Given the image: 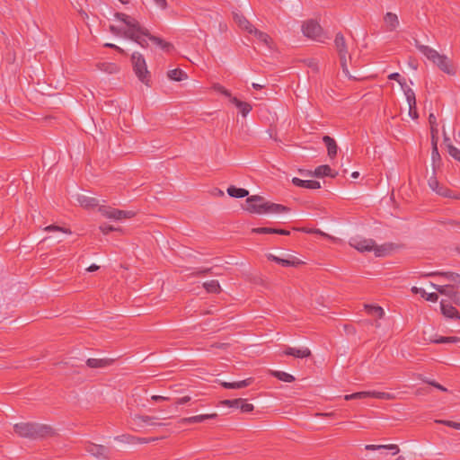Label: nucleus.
Returning a JSON list of instances; mask_svg holds the SVG:
<instances>
[{"label": "nucleus", "instance_id": "nucleus-49", "mask_svg": "<svg viewBox=\"0 0 460 460\" xmlns=\"http://www.w3.org/2000/svg\"><path fill=\"white\" fill-rule=\"evenodd\" d=\"M216 92L223 94L224 96L226 97H228L230 96V91H228L227 89H226L223 85L219 84H215L212 87Z\"/></svg>", "mask_w": 460, "mask_h": 460}, {"label": "nucleus", "instance_id": "nucleus-7", "mask_svg": "<svg viewBox=\"0 0 460 460\" xmlns=\"http://www.w3.org/2000/svg\"><path fill=\"white\" fill-rule=\"evenodd\" d=\"M302 31L304 35L314 40L323 42V35L321 25L314 20H308L302 25Z\"/></svg>", "mask_w": 460, "mask_h": 460}, {"label": "nucleus", "instance_id": "nucleus-60", "mask_svg": "<svg viewBox=\"0 0 460 460\" xmlns=\"http://www.w3.org/2000/svg\"><path fill=\"white\" fill-rule=\"evenodd\" d=\"M155 4L163 10L167 8V1L166 0H154Z\"/></svg>", "mask_w": 460, "mask_h": 460}, {"label": "nucleus", "instance_id": "nucleus-12", "mask_svg": "<svg viewBox=\"0 0 460 460\" xmlns=\"http://www.w3.org/2000/svg\"><path fill=\"white\" fill-rule=\"evenodd\" d=\"M84 449L87 453L97 459H107L108 448L102 445H97L92 442H86Z\"/></svg>", "mask_w": 460, "mask_h": 460}, {"label": "nucleus", "instance_id": "nucleus-41", "mask_svg": "<svg viewBox=\"0 0 460 460\" xmlns=\"http://www.w3.org/2000/svg\"><path fill=\"white\" fill-rule=\"evenodd\" d=\"M388 78L390 80H394L398 82V84L401 85L402 89H404L406 86V82L403 78H402L401 75L399 73H392L388 75Z\"/></svg>", "mask_w": 460, "mask_h": 460}, {"label": "nucleus", "instance_id": "nucleus-30", "mask_svg": "<svg viewBox=\"0 0 460 460\" xmlns=\"http://www.w3.org/2000/svg\"><path fill=\"white\" fill-rule=\"evenodd\" d=\"M402 90L404 92L409 108H411V111L414 110L415 105L417 104L414 91L411 88L408 87L407 85Z\"/></svg>", "mask_w": 460, "mask_h": 460}, {"label": "nucleus", "instance_id": "nucleus-48", "mask_svg": "<svg viewBox=\"0 0 460 460\" xmlns=\"http://www.w3.org/2000/svg\"><path fill=\"white\" fill-rule=\"evenodd\" d=\"M243 399L225 400L222 403L229 407L240 408L241 403H243Z\"/></svg>", "mask_w": 460, "mask_h": 460}, {"label": "nucleus", "instance_id": "nucleus-34", "mask_svg": "<svg viewBox=\"0 0 460 460\" xmlns=\"http://www.w3.org/2000/svg\"><path fill=\"white\" fill-rule=\"evenodd\" d=\"M98 69L108 73V74H115L119 71V66L115 63H99L97 65Z\"/></svg>", "mask_w": 460, "mask_h": 460}, {"label": "nucleus", "instance_id": "nucleus-54", "mask_svg": "<svg viewBox=\"0 0 460 460\" xmlns=\"http://www.w3.org/2000/svg\"><path fill=\"white\" fill-rule=\"evenodd\" d=\"M100 230L102 231V234H109L110 232L111 231H116L118 230L117 228L113 227L111 225H107V224H103V225H101L100 226Z\"/></svg>", "mask_w": 460, "mask_h": 460}, {"label": "nucleus", "instance_id": "nucleus-29", "mask_svg": "<svg viewBox=\"0 0 460 460\" xmlns=\"http://www.w3.org/2000/svg\"><path fill=\"white\" fill-rule=\"evenodd\" d=\"M167 76L171 80L177 81V82L187 79V74L180 68H175V69L168 71Z\"/></svg>", "mask_w": 460, "mask_h": 460}, {"label": "nucleus", "instance_id": "nucleus-25", "mask_svg": "<svg viewBox=\"0 0 460 460\" xmlns=\"http://www.w3.org/2000/svg\"><path fill=\"white\" fill-rule=\"evenodd\" d=\"M252 233L254 234H279L283 235H288L290 232L285 229L272 228V227H256L252 229Z\"/></svg>", "mask_w": 460, "mask_h": 460}, {"label": "nucleus", "instance_id": "nucleus-2", "mask_svg": "<svg viewBox=\"0 0 460 460\" xmlns=\"http://www.w3.org/2000/svg\"><path fill=\"white\" fill-rule=\"evenodd\" d=\"M245 209L252 214H280L290 211V208L281 205L268 201L264 197L252 195L246 199Z\"/></svg>", "mask_w": 460, "mask_h": 460}, {"label": "nucleus", "instance_id": "nucleus-5", "mask_svg": "<svg viewBox=\"0 0 460 460\" xmlns=\"http://www.w3.org/2000/svg\"><path fill=\"white\" fill-rule=\"evenodd\" d=\"M130 59L133 71L138 80L146 85H149L151 80V73L147 69L144 56L141 53L136 51L132 53Z\"/></svg>", "mask_w": 460, "mask_h": 460}, {"label": "nucleus", "instance_id": "nucleus-27", "mask_svg": "<svg viewBox=\"0 0 460 460\" xmlns=\"http://www.w3.org/2000/svg\"><path fill=\"white\" fill-rule=\"evenodd\" d=\"M365 449L367 451H376L379 449H388L393 450V455H396L399 453L400 449L397 445L390 444V445H366Z\"/></svg>", "mask_w": 460, "mask_h": 460}, {"label": "nucleus", "instance_id": "nucleus-64", "mask_svg": "<svg viewBox=\"0 0 460 460\" xmlns=\"http://www.w3.org/2000/svg\"><path fill=\"white\" fill-rule=\"evenodd\" d=\"M308 66L313 68L315 71L318 70L317 63L314 60H313V59L308 61Z\"/></svg>", "mask_w": 460, "mask_h": 460}, {"label": "nucleus", "instance_id": "nucleus-63", "mask_svg": "<svg viewBox=\"0 0 460 460\" xmlns=\"http://www.w3.org/2000/svg\"><path fill=\"white\" fill-rule=\"evenodd\" d=\"M267 258H268V260H270L271 261H274L276 263H279V259L280 258L278 257V256H275V255L270 253V254L267 255Z\"/></svg>", "mask_w": 460, "mask_h": 460}, {"label": "nucleus", "instance_id": "nucleus-46", "mask_svg": "<svg viewBox=\"0 0 460 460\" xmlns=\"http://www.w3.org/2000/svg\"><path fill=\"white\" fill-rule=\"evenodd\" d=\"M299 231H302L304 233H306V234H320L322 236H324V237H329V235L325 233H323L322 230L318 229V228H299L298 229Z\"/></svg>", "mask_w": 460, "mask_h": 460}, {"label": "nucleus", "instance_id": "nucleus-1", "mask_svg": "<svg viewBox=\"0 0 460 460\" xmlns=\"http://www.w3.org/2000/svg\"><path fill=\"white\" fill-rule=\"evenodd\" d=\"M114 16L116 19L128 26V29L124 31V37L135 41L142 48L146 49L148 47V42L146 40L148 39L151 42L166 52H170L173 49L172 43L167 42L157 36L150 34L149 31L142 26L136 18L119 12H116Z\"/></svg>", "mask_w": 460, "mask_h": 460}, {"label": "nucleus", "instance_id": "nucleus-52", "mask_svg": "<svg viewBox=\"0 0 460 460\" xmlns=\"http://www.w3.org/2000/svg\"><path fill=\"white\" fill-rule=\"evenodd\" d=\"M126 28H119L114 25H110L109 30L111 32H112L115 35H123L124 36V31L128 29V26L125 24Z\"/></svg>", "mask_w": 460, "mask_h": 460}, {"label": "nucleus", "instance_id": "nucleus-37", "mask_svg": "<svg viewBox=\"0 0 460 460\" xmlns=\"http://www.w3.org/2000/svg\"><path fill=\"white\" fill-rule=\"evenodd\" d=\"M304 262L298 259L288 260V259H279V263L283 267H296Z\"/></svg>", "mask_w": 460, "mask_h": 460}, {"label": "nucleus", "instance_id": "nucleus-32", "mask_svg": "<svg viewBox=\"0 0 460 460\" xmlns=\"http://www.w3.org/2000/svg\"><path fill=\"white\" fill-rule=\"evenodd\" d=\"M365 309L367 312V314H369L371 315H375L379 319L383 318V316L385 314V311L381 306L372 305H365Z\"/></svg>", "mask_w": 460, "mask_h": 460}, {"label": "nucleus", "instance_id": "nucleus-35", "mask_svg": "<svg viewBox=\"0 0 460 460\" xmlns=\"http://www.w3.org/2000/svg\"><path fill=\"white\" fill-rule=\"evenodd\" d=\"M254 36L261 42H263L265 45L270 46L272 40L271 38L265 32L257 30L256 28H253L252 33Z\"/></svg>", "mask_w": 460, "mask_h": 460}, {"label": "nucleus", "instance_id": "nucleus-14", "mask_svg": "<svg viewBox=\"0 0 460 460\" xmlns=\"http://www.w3.org/2000/svg\"><path fill=\"white\" fill-rule=\"evenodd\" d=\"M217 417V413H216V412L210 413V414H200V415L182 418L179 420V423L183 424V425L199 423V422H203L207 420L216 419Z\"/></svg>", "mask_w": 460, "mask_h": 460}, {"label": "nucleus", "instance_id": "nucleus-56", "mask_svg": "<svg viewBox=\"0 0 460 460\" xmlns=\"http://www.w3.org/2000/svg\"><path fill=\"white\" fill-rule=\"evenodd\" d=\"M191 401V397L189 396V395H186V396H183V397H181V398H178L176 399L175 401V404L177 405H181V404H185V403H188Z\"/></svg>", "mask_w": 460, "mask_h": 460}, {"label": "nucleus", "instance_id": "nucleus-39", "mask_svg": "<svg viewBox=\"0 0 460 460\" xmlns=\"http://www.w3.org/2000/svg\"><path fill=\"white\" fill-rule=\"evenodd\" d=\"M236 108L239 110L240 113L243 116V117H246L247 114L252 111V105L246 102H243L241 103H239L238 106H236Z\"/></svg>", "mask_w": 460, "mask_h": 460}, {"label": "nucleus", "instance_id": "nucleus-61", "mask_svg": "<svg viewBox=\"0 0 460 460\" xmlns=\"http://www.w3.org/2000/svg\"><path fill=\"white\" fill-rule=\"evenodd\" d=\"M229 102L231 103H233L235 107L239 105V103L242 102V101H240L239 99H237L236 97L233 96L231 93H230V96L227 97Z\"/></svg>", "mask_w": 460, "mask_h": 460}, {"label": "nucleus", "instance_id": "nucleus-59", "mask_svg": "<svg viewBox=\"0 0 460 460\" xmlns=\"http://www.w3.org/2000/svg\"><path fill=\"white\" fill-rule=\"evenodd\" d=\"M151 400H153L155 402H165V401H169L170 398L166 397V396H162V395H152Z\"/></svg>", "mask_w": 460, "mask_h": 460}, {"label": "nucleus", "instance_id": "nucleus-11", "mask_svg": "<svg viewBox=\"0 0 460 460\" xmlns=\"http://www.w3.org/2000/svg\"><path fill=\"white\" fill-rule=\"evenodd\" d=\"M368 397L377 398V399H383V400H391L394 398V395L385 393V392H357L353 393L351 394H347L344 396V399L346 401L354 400V399H365Z\"/></svg>", "mask_w": 460, "mask_h": 460}, {"label": "nucleus", "instance_id": "nucleus-31", "mask_svg": "<svg viewBox=\"0 0 460 460\" xmlns=\"http://www.w3.org/2000/svg\"><path fill=\"white\" fill-rule=\"evenodd\" d=\"M227 193L229 196L234 198H244L249 195V191L243 188H236L234 186H230L227 188Z\"/></svg>", "mask_w": 460, "mask_h": 460}, {"label": "nucleus", "instance_id": "nucleus-62", "mask_svg": "<svg viewBox=\"0 0 460 460\" xmlns=\"http://www.w3.org/2000/svg\"><path fill=\"white\" fill-rule=\"evenodd\" d=\"M229 102L231 103H233L235 107L239 105V103L242 102V101H240L239 99H237L236 97L233 96L231 93H230V96L227 97Z\"/></svg>", "mask_w": 460, "mask_h": 460}, {"label": "nucleus", "instance_id": "nucleus-26", "mask_svg": "<svg viewBox=\"0 0 460 460\" xmlns=\"http://www.w3.org/2000/svg\"><path fill=\"white\" fill-rule=\"evenodd\" d=\"M77 201L83 208H92L97 207L99 204L98 199H96L95 198L87 197L84 195L78 196Z\"/></svg>", "mask_w": 460, "mask_h": 460}, {"label": "nucleus", "instance_id": "nucleus-6", "mask_svg": "<svg viewBox=\"0 0 460 460\" xmlns=\"http://www.w3.org/2000/svg\"><path fill=\"white\" fill-rule=\"evenodd\" d=\"M334 45L335 49L338 52L339 58H340V63L342 69L343 74L349 77V79H358V77L353 76L350 75L348 64H347V56L349 55L348 49H347V44L345 38L341 32H338L335 36L334 40Z\"/></svg>", "mask_w": 460, "mask_h": 460}, {"label": "nucleus", "instance_id": "nucleus-22", "mask_svg": "<svg viewBox=\"0 0 460 460\" xmlns=\"http://www.w3.org/2000/svg\"><path fill=\"white\" fill-rule=\"evenodd\" d=\"M313 174L315 177L329 176L332 178H335L338 175V172H333L332 169L329 165L323 164V165H320V166L316 167Z\"/></svg>", "mask_w": 460, "mask_h": 460}, {"label": "nucleus", "instance_id": "nucleus-8", "mask_svg": "<svg viewBox=\"0 0 460 460\" xmlns=\"http://www.w3.org/2000/svg\"><path fill=\"white\" fill-rule=\"evenodd\" d=\"M349 244L360 252L375 251L376 256L382 255L380 249L376 248L375 241L372 239L352 238Z\"/></svg>", "mask_w": 460, "mask_h": 460}, {"label": "nucleus", "instance_id": "nucleus-33", "mask_svg": "<svg viewBox=\"0 0 460 460\" xmlns=\"http://www.w3.org/2000/svg\"><path fill=\"white\" fill-rule=\"evenodd\" d=\"M270 375L273 376L274 377L278 378L279 380H281V381H284L287 383H291V382L295 381V377L292 375L283 372V371L271 370Z\"/></svg>", "mask_w": 460, "mask_h": 460}, {"label": "nucleus", "instance_id": "nucleus-28", "mask_svg": "<svg viewBox=\"0 0 460 460\" xmlns=\"http://www.w3.org/2000/svg\"><path fill=\"white\" fill-rule=\"evenodd\" d=\"M203 288L211 294H219L222 291L219 282L215 279L204 282Z\"/></svg>", "mask_w": 460, "mask_h": 460}, {"label": "nucleus", "instance_id": "nucleus-45", "mask_svg": "<svg viewBox=\"0 0 460 460\" xmlns=\"http://www.w3.org/2000/svg\"><path fill=\"white\" fill-rule=\"evenodd\" d=\"M44 230L47 231V232L58 231V232H62V233H65V234H71L70 229L65 228V227H61V226H56V225H49V226H46L44 228Z\"/></svg>", "mask_w": 460, "mask_h": 460}, {"label": "nucleus", "instance_id": "nucleus-17", "mask_svg": "<svg viewBox=\"0 0 460 460\" xmlns=\"http://www.w3.org/2000/svg\"><path fill=\"white\" fill-rule=\"evenodd\" d=\"M292 183L300 188L316 190L321 188V183L317 181L313 180H302L297 177L292 179Z\"/></svg>", "mask_w": 460, "mask_h": 460}, {"label": "nucleus", "instance_id": "nucleus-58", "mask_svg": "<svg viewBox=\"0 0 460 460\" xmlns=\"http://www.w3.org/2000/svg\"><path fill=\"white\" fill-rule=\"evenodd\" d=\"M411 291L413 293V294H420L422 297H424L426 295H427V292L423 289V288H417V287H412L411 288Z\"/></svg>", "mask_w": 460, "mask_h": 460}, {"label": "nucleus", "instance_id": "nucleus-53", "mask_svg": "<svg viewBox=\"0 0 460 460\" xmlns=\"http://www.w3.org/2000/svg\"><path fill=\"white\" fill-rule=\"evenodd\" d=\"M253 405L252 403H248L246 402L245 400H243V403H241L240 405V410L243 411V412H250V411H253Z\"/></svg>", "mask_w": 460, "mask_h": 460}, {"label": "nucleus", "instance_id": "nucleus-44", "mask_svg": "<svg viewBox=\"0 0 460 460\" xmlns=\"http://www.w3.org/2000/svg\"><path fill=\"white\" fill-rule=\"evenodd\" d=\"M435 422L438 424H443L445 426L460 430V423L459 422H455L452 420H436Z\"/></svg>", "mask_w": 460, "mask_h": 460}, {"label": "nucleus", "instance_id": "nucleus-40", "mask_svg": "<svg viewBox=\"0 0 460 460\" xmlns=\"http://www.w3.org/2000/svg\"><path fill=\"white\" fill-rule=\"evenodd\" d=\"M447 149L448 154L455 158L456 160L460 162V150L453 146V144H447Z\"/></svg>", "mask_w": 460, "mask_h": 460}, {"label": "nucleus", "instance_id": "nucleus-10", "mask_svg": "<svg viewBox=\"0 0 460 460\" xmlns=\"http://www.w3.org/2000/svg\"><path fill=\"white\" fill-rule=\"evenodd\" d=\"M431 286L441 295L449 297L452 303L460 306V291L454 285H437L431 283Z\"/></svg>", "mask_w": 460, "mask_h": 460}, {"label": "nucleus", "instance_id": "nucleus-55", "mask_svg": "<svg viewBox=\"0 0 460 460\" xmlns=\"http://www.w3.org/2000/svg\"><path fill=\"white\" fill-rule=\"evenodd\" d=\"M104 47L106 48H110V49H115L116 51H118L119 53L122 54V55H127L126 51L121 49L120 47L115 45V44H112V43H106L104 44Z\"/></svg>", "mask_w": 460, "mask_h": 460}, {"label": "nucleus", "instance_id": "nucleus-13", "mask_svg": "<svg viewBox=\"0 0 460 460\" xmlns=\"http://www.w3.org/2000/svg\"><path fill=\"white\" fill-rule=\"evenodd\" d=\"M428 183H429V188L432 190H434L437 194H438L442 197H447V198L451 197L450 190L444 186H441L435 176H431L429 179Z\"/></svg>", "mask_w": 460, "mask_h": 460}, {"label": "nucleus", "instance_id": "nucleus-21", "mask_svg": "<svg viewBox=\"0 0 460 460\" xmlns=\"http://www.w3.org/2000/svg\"><path fill=\"white\" fill-rule=\"evenodd\" d=\"M323 141L327 147V153H328L329 157L331 159L334 158L337 155V150H338V146L336 144V141L329 136H324L323 137Z\"/></svg>", "mask_w": 460, "mask_h": 460}, {"label": "nucleus", "instance_id": "nucleus-42", "mask_svg": "<svg viewBox=\"0 0 460 460\" xmlns=\"http://www.w3.org/2000/svg\"><path fill=\"white\" fill-rule=\"evenodd\" d=\"M213 273V268H202L198 270H195L190 274L191 277H202L207 274Z\"/></svg>", "mask_w": 460, "mask_h": 460}, {"label": "nucleus", "instance_id": "nucleus-19", "mask_svg": "<svg viewBox=\"0 0 460 460\" xmlns=\"http://www.w3.org/2000/svg\"><path fill=\"white\" fill-rule=\"evenodd\" d=\"M427 276H442L449 282H452L455 287H460V275L455 272H440L435 271L427 274Z\"/></svg>", "mask_w": 460, "mask_h": 460}, {"label": "nucleus", "instance_id": "nucleus-20", "mask_svg": "<svg viewBox=\"0 0 460 460\" xmlns=\"http://www.w3.org/2000/svg\"><path fill=\"white\" fill-rule=\"evenodd\" d=\"M114 362L111 358H88L86 365L91 368H102L111 366Z\"/></svg>", "mask_w": 460, "mask_h": 460}, {"label": "nucleus", "instance_id": "nucleus-16", "mask_svg": "<svg viewBox=\"0 0 460 460\" xmlns=\"http://www.w3.org/2000/svg\"><path fill=\"white\" fill-rule=\"evenodd\" d=\"M283 353L287 356H293L297 358H305L311 356V350L308 348L296 349L288 347Z\"/></svg>", "mask_w": 460, "mask_h": 460}, {"label": "nucleus", "instance_id": "nucleus-47", "mask_svg": "<svg viewBox=\"0 0 460 460\" xmlns=\"http://www.w3.org/2000/svg\"><path fill=\"white\" fill-rule=\"evenodd\" d=\"M116 440L127 443H136L137 437L130 435H121L115 438Z\"/></svg>", "mask_w": 460, "mask_h": 460}, {"label": "nucleus", "instance_id": "nucleus-18", "mask_svg": "<svg viewBox=\"0 0 460 460\" xmlns=\"http://www.w3.org/2000/svg\"><path fill=\"white\" fill-rule=\"evenodd\" d=\"M234 20L242 30L246 31L250 34L252 33L254 26L246 19L243 14L234 13Z\"/></svg>", "mask_w": 460, "mask_h": 460}, {"label": "nucleus", "instance_id": "nucleus-36", "mask_svg": "<svg viewBox=\"0 0 460 460\" xmlns=\"http://www.w3.org/2000/svg\"><path fill=\"white\" fill-rule=\"evenodd\" d=\"M433 343H457L460 342V337L457 336H449V337H439L438 339L432 340Z\"/></svg>", "mask_w": 460, "mask_h": 460}, {"label": "nucleus", "instance_id": "nucleus-57", "mask_svg": "<svg viewBox=\"0 0 460 460\" xmlns=\"http://www.w3.org/2000/svg\"><path fill=\"white\" fill-rule=\"evenodd\" d=\"M424 297L427 301L430 302H437L438 299V296L437 293H427V295Z\"/></svg>", "mask_w": 460, "mask_h": 460}, {"label": "nucleus", "instance_id": "nucleus-50", "mask_svg": "<svg viewBox=\"0 0 460 460\" xmlns=\"http://www.w3.org/2000/svg\"><path fill=\"white\" fill-rule=\"evenodd\" d=\"M137 394H134L132 395V400L130 402H128V408L130 409V407H146V404L139 402V400L137 399Z\"/></svg>", "mask_w": 460, "mask_h": 460}, {"label": "nucleus", "instance_id": "nucleus-38", "mask_svg": "<svg viewBox=\"0 0 460 460\" xmlns=\"http://www.w3.org/2000/svg\"><path fill=\"white\" fill-rule=\"evenodd\" d=\"M132 419L135 421L141 420V421H143L145 423H148L150 425H158V426H162L163 425L162 423H153V422H150L152 420L155 419V417H151V416L135 414V415L132 416Z\"/></svg>", "mask_w": 460, "mask_h": 460}, {"label": "nucleus", "instance_id": "nucleus-43", "mask_svg": "<svg viewBox=\"0 0 460 460\" xmlns=\"http://www.w3.org/2000/svg\"><path fill=\"white\" fill-rule=\"evenodd\" d=\"M419 377L426 384L428 385H432L433 387L440 390V391H443V392H447V389L441 385L440 384H438V382L434 381V380H429V379H427V378H422L420 375H419Z\"/></svg>", "mask_w": 460, "mask_h": 460}, {"label": "nucleus", "instance_id": "nucleus-9", "mask_svg": "<svg viewBox=\"0 0 460 460\" xmlns=\"http://www.w3.org/2000/svg\"><path fill=\"white\" fill-rule=\"evenodd\" d=\"M99 211L107 218L120 220L124 218H131L135 216L133 211L120 210L111 207L102 206Z\"/></svg>", "mask_w": 460, "mask_h": 460}, {"label": "nucleus", "instance_id": "nucleus-23", "mask_svg": "<svg viewBox=\"0 0 460 460\" xmlns=\"http://www.w3.org/2000/svg\"><path fill=\"white\" fill-rule=\"evenodd\" d=\"M384 21L389 31H394L399 26L398 16L394 13L387 12L384 16Z\"/></svg>", "mask_w": 460, "mask_h": 460}, {"label": "nucleus", "instance_id": "nucleus-3", "mask_svg": "<svg viewBox=\"0 0 460 460\" xmlns=\"http://www.w3.org/2000/svg\"><path fill=\"white\" fill-rule=\"evenodd\" d=\"M14 432L30 439H38L53 437L56 432L49 425L35 422H21L13 426Z\"/></svg>", "mask_w": 460, "mask_h": 460}, {"label": "nucleus", "instance_id": "nucleus-51", "mask_svg": "<svg viewBox=\"0 0 460 460\" xmlns=\"http://www.w3.org/2000/svg\"><path fill=\"white\" fill-rule=\"evenodd\" d=\"M431 158H432V161H433L434 164H436L437 161L440 162V155H439V153H438L436 142H433V148H432V152H431Z\"/></svg>", "mask_w": 460, "mask_h": 460}, {"label": "nucleus", "instance_id": "nucleus-24", "mask_svg": "<svg viewBox=\"0 0 460 460\" xmlns=\"http://www.w3.org/2000/svg\"><path fill=\"white\" fill-rule=\"evenodd\" d=\"M252 382V378H247L238 382H222L221 385L226 389H241L250 385Z\"/></svg>", "mask_w": 460, "mask_h": 460}, {"label": "nucleus", "instance_id": "nucleus-15", "mask_svg": "<svg viewBox=\"0 0 460 460\" xmlns=\"http://www.w3.org/2000/svg\"><path fill=\"white\" fill-rule=\"evenodd\" d=\"M440 308L442 314L447 318L460 320L459 312L451 304L447 303L445 300H441Z\"/></svg>", "mask_w": 460, "mask_h": 460}, {"label": "nucleus", "instance_id": "nucleus-4", "mask_svg": "<svg viewBox=\"0 0 460 460\" xmlns=\"http://www.w3.org/2000/svg\"><path fill=\"white\" fill-rule=\"evenodd\" d=\"M415 46L421 54L436 65L442 72L450 75H456V69L451 60L447 56L441 55L436 49L420 44L418 41H416Z\"/></svg>", "mask_w": 460, "mask_h": 460}]
</instances>
